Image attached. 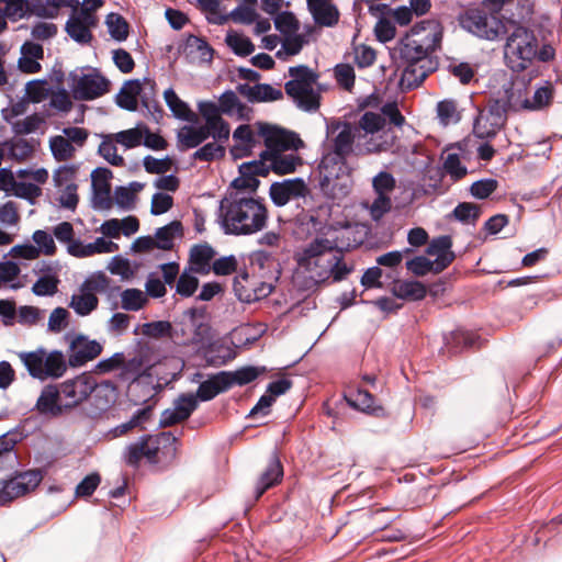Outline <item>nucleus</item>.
Returning a JSON list of instances; mask_svg holds the SVG:
<instances>
[{
	"label": "nucleus",
	"instance_id": "f257e3e1",
	"mask_svg": "<svg viewBox=\"0 0 562 562\" xmlns=\"http://www.w3.org/2000/svg\"><path fill=\"white\" fill-rule=\"evenodd\" d=\"M439 37L427 32L424 23L411 29L400 42L398 53L405 67L401 85L408 90L419 87L424 80L437 69L438 63L431 53L436 50Z\"/></svg>",
	"mask_w": 562,
	"mask_h": 562
},
{
	"label": "nucleus",
	"instance_id": "f03ea898",
	"mask_svg": "<svg viewBox=\"0 0 562 562\" xmlns=\"http://www.w3.org/2000/svg\"><path fill=\"white\" fill-rule=\"evenodd\" d=\"M221 217L226 234L251 235L265 228L268 210L261 200L236 192L221 202Z\"/></svg>",
	"mask_w": 562,
	"mask_h": 562
},
{
	"label": "nucleus",
	"instance_id": "7ed1b4c3",
	"mask_svg": "<svg viewBox=\"0 0 562 562\" xmlns=\"http://www.w3.org/2000/svg\"><path fill=\"white\" fill-rule=\"evenodd\" d=\"M177 443L178 438L170 431L145 435L126 448L124 460L133 468H137L144 458L153 464L170 462L177 457Z\"/></svg>",
	"mask_w": 562,
	"mask_h": 562
},
{
	"label": "nucleus",
	"instance_id": "20e7f679",
	"mask_svg": "<svg viewBox=\"0 0 562 562\" xmlns=\"http://www.w3.org/2000/svg\"><path fill=\"white\" fill-rule=\"evenodd\" d=\"M538 40L527 27L516 26L508 35L504 58L509 69L521 72L530 67L537 55Z\"/></svg>",
	"mask_w": 562,
	"mask_h": 562
},
{
	"label": "nucleus",
	"instance_id": "39448f33",
	"mask_svg": "<svg viewBox=\"0 0 562 562\" xmlns=\"http://www.w3.org/2000/svg\"><path fill=\"white\" fill-rule=\"evenodd\" d=\"M292 78L284 85L285 93L304 111H315L319 108L321 95L314 90L318 74L305 65L289 68Z\"/></svg>",
	"mask_w": 562,
	"mask_h": 562
},
{
	"label": "nucleus",
	"instance_id": "423d86ee",
	"mask_svg": "<svg viewBox=\"0 0 562 562\" xmlns=\"http://www.w3.org/2000/svg\"><path fill=\"white\" fill-rule=\"evenodd\" d=\"M19 358L29 374L41 381L58 379L67 370V362L59 350L47 352L44 348H38L34 351L20 352Z\"/></svg>",
	"mask_w": 562,
	"mask_h": 562
},
{
	"label": "nucleus",
	"instance_id": "0eeeda50",
	"mask_svg": "<svg viewBox=\"0 0 562 562\" xmlns=\"http://www.w3.org/2000/svg\"><path fill=\"white\" fill-rule=\"evenodd\" d=\"M510 108L509 99L490 100L473 122V134L481 139L494 138L504 128L507 122V113Z\"/></svg>",
	"mask_w": 562,
	"mask_h": 562
},
{
	"label": "nucleus",
	"instance_id": "6e6552de",
	"mask_svg": "<svg viewBox=\"0 0 562 562\" xmlns=\"http://www.w3.org/2000/svg\"><path fill=\"white\" fill-rule=\"evenodd\" d=\"M328 244V240H314L303 250L299 259V265L305 268L316 282H324L330 277L336 251Z\"/></svg>",
	"mask_w": 562,
	"mask_h": 562
},
{
	"label": "nucleus",
	"instance_id": "1a4fd4ad",
	"mask_svg": "<svg viewBox=\"0 0 562 562\" xmlns=\"http://www.w3.org/2000/svg\"><path fill=\"white\" fill-rule=\"evenodd\" d=\"M460 24L473 35L488 41L505 32V25L496 14L480 8L468 9L460 15Z\"/></svg>",
	"mask_w": 562,
	"mask_h": 562
},
{
	"label": "nucleus",
	"instance_id": "9d476101",
	"mask_svg": "<svg viewBox=\"0 0 562 562\" xmlns=\"http://www.w3.org/2000/svg\"><path fill=\"white\" fill-rule=\"evenodd\" d=\"M258 135L263 139L265 151H272V155L288 150H299L305 146L300 135L278 125L266 122H258Z\"/></svg>",
	"mask_w": 562,
	"mask_h": 562
},
{
	"label": "nucleus",
	"instance_id": "9b49d317",
	"mask_svg": "<svg viewBox=\"0 0 562 562\" xmlns=\"http://www.w3.org/2000/svg\"><path fill=\"white\" fill-rule=\"evenodd\" d=\"M69 87L76 100L89 101L108 93L110 81L97 69H91L88 74L71 71Z\"/></svg>",
	"mask_w": 562,
	"mask_h": 562
},
{
	"label": "nucleus",
	"instance_id": "f8f14e48",
	"mask_svg": "<svg viewBox=\"0 0 562 562\" xmlns=\"http://www.w3.org/2000/svg\"><path fill=\"white\" fill-rule=\"evenodd\" d=\"M42 480L41 470H30L18 473L10 480L0 482V505L10 503L35 490Z\"/></svg>",
	"mask_w": 562,
	"mask_h": 562
},
{
	"label": "nucleus",
	"instance_id": "ddd939ff",
	"mask_svg": "<svg viewBox=\"0 0 562 562\" xmlns=\"http://www.w3.org/2000/svg\"><path fill=\"white\" fill-rule=\"evenodd\" d=\"M274 286L270 282L260 281L247 271L239 272L233 282V290L240 302L254 303L269 296Z\"/></svg>",
	"mask_w": 562,
	"mask_h": 562
},
{
	"label": "nucleus",
	"instance_id": "4468645a",
	"mask_svg": "<svg viewBox=\"0 0 562 562\" xmlns=\"http://www.w3.org/2000/svg\"><path fill=\"white\" fill-rule=\"evenodd\" d=\"M103 346L82 334L76 335L69 344L68 364L72 368L82 367L101 355Z\"/></svg>",
	"mask_w": 562,
	"mask_h": 562
},
{
	"label": "nucleus",
	"instance_id": "2eb2a0df",
	"mask_svg": "<svg viewBox=\"0 0 562 562\" xmlns=\"http://www.w3.org/2000/svg\"><path fill=\"white\" fill-rule=\"evenodd\" d=\"M97 387L94 379L87 374H80L67 380L60 385V392L67 400L66 406L72 407L85 401Z\"/></svg>",
	"mask_w": 562,
	"mask_h": 562
},
{
	"label": "nucleus",
	"instance_id": "dca6fc26",
	"mask_svg": "<svg viewBox=\"0 0 562 562\" xmlns=\"http://www.w3.org/2000/svg\"><path fill=\"white\" fill-rule=\"evenodd\" d=\"M239 177L232 181V187L238 191L256 192L260 181L257 179L258 176L267 177L268 169L263 161L252 160L244 162L239 166Z\"/></svg>",
	"mask_w": 562,
	"mask_h": 562
},
{
	"label": "nucleus",
	"instance_id": "f3484780",
	"mask_svg": "<svg viewBox=\"0 0 562 562\" xmlns=\"http://www.w3.org/2000/svg\"><path fill=\"white\" fill-rule=\"evenodd\" d=\"M269 194L277 206H283L291 199L304 198L307 194V187L301 178L286 179L282 182H273L270 186Z\"/></svg>",
	"mask_w": 562,
	"mask_h": 562
},
{
	"label": "nucleus",
	"instance_id": "a211bd4d",
	"mask_svg": "<svg viewBox=\"0 0 562 562\" xmlns=\"http://www.w3.org/2000/svg\"><path fill=\"white\" fill-rule=\"evenodd\" d=\"M112 171L108 168H97L91 173L93 196L92 202L95 209L110 210L113 205L111 198V186L109 180Z\"/></svg>",
	"mask_w": 562,
	"mask_h": 562
},
{
	"label": "nucleus",
	"instance_id": "6ab92c4d",
	"mask_svg": "<svg viewBox=\"0 0 562 562\" xmlns=\"http://www.w3.org/2000/svg\"><path fill=\"white\" fill-rule=\"evenodd\" d=\"M345 400L348 405L357 411L363 412L379 418L389 416L386 409L375 403V397L367 390L358 387L357 390H349L345 394Z\"/></svg>",
	"mask_w": 562,
	"mask_h": 562
},
{
	"label": "nucleus",
	"instance_id": "aec40b11",
	"mask_svg": "<svg viewBox=\"0 0 562 562\" xmlns=\"http://www.w3.org/2000/svg\"><path fill=\"white\" fill-rule=\"evenodd\" d=\"M259 159L267 165L268 173L272 171L279 176L292 173L299 166L303 165V158L297 154L279 153L272 155V151H262Z\"/></svg>",
	"mask_w": 562,
	"mask_h": 562
},
{
	"label": "nucleus",
	"instance_id": "412c9836",
	"mask_svg": "<svg viewBox=\"0 0 562 562\" xmlns=\"http://www.w3.org/2000/svg\"><path fill=\"white\" fill-rule=\"evenodd\" d=\"M283 477V465L277 453H272L265 471L260 474L256 487L255 499L258 501L269 488L278 485Z\"/></svg>",
	"mask_w": 562,
	"mask_h": 562
},
{
	"label": "nucleus",
	"instance_id": "4be33fe9",
	"mask_svg": "<svg viewBox=\"0 0 562 562\" xmlns=\"http://www.w3.org/2000/svg\"><path fill=\"white\" fill-rule=\"evenodd\" d=\"M451 247L452 238L449 235L436 237L428 244L426 254L436 257V273L442 272L453 262L456 255Z\"/></svg>",
	"mask_w": 562,
	"mask_h": 562
},
{
	"label": "nucleus",
	"instance_id": "5701e85b",
	"mask_svg": "<svg viewBox=\"0 0 562 562\" xmlns=\"http://www.w3.org/2000/svg\"><path fill=\"white\" fill-rule=\"evenodd\" d=\"M306 3L317 25L333 27L339 22L340 13L333 0H306Z\"/></svg>",
	"mask_w": 562,
	"mask_h": 562
},
{
	"label": "nucleus",
	"instance_id": "b1692460",
	"mask_svg": "<svg viewBox=\"0 0 562 562\" xmlns=\"http://www.w3.org/2000/svg\"><path fill=\"white\" fill-rule=\"evenodd\" d=\"M214 257L215 250L207 243L192 246L189 252V270L196 274L210 273Z\"/></svg>",
	"mask_w": 562,
	"mask_h": 562
},
{
	"label": "nucleus",
	"instance_id": "393cba45",
	"mask_svg": "<svg viewBox=\"0 0 562 562\" xmlns=\"http://www.w3.org/2000/svg\"><path fill=\"white\" fill-rule=\"evenodd\" d=\"M346 165V159L340 157L334 151L327 153L323 156L319 169V186L323 191H326L333 179L339 177L340 171Z\"/></svg>",
	"mask_w": 562,
	"mask_h": 562
},
{
	"label": "nucleus",
	"instance_id": "a878e982",
	"mask_svg": "<svg viewBox=\"0 0 562 562\" xmlns=\"http://www.w3.org/2000/svg\"><path fill=\"white\" fill-rule=\"evenodd\" d=\"M237 91L252 103L277 101L283 98L280 89H276L268 83H257L255 86L243 83L238 85Z\"/></svg>",
	"mask_w": 562,
	"mask_h": 562
},
{
	"label": "nucleus",
	"instance_id": "bb28decb",
	"mask_svg": "<svg viewBox=\"0 0 562 562\" xmlns=\"http://www.w3.org/2000/svg\"><path fill=\"white\" fill-rule=\"evenodd\" d=\"M78 0H29V14L40 18H56L60 8H76Z\"/></svg>",
	"mask_w": 562,
	"mask_h": 562
},
{
	"label": "nucleus",
	"instance_id": "cd10ccee",
	"mask_svg": "<svg viewBox=\"0 0 562 562\" xmlns=\"http://www.w3.org/2000/svg\"><path fill=\"white\" fill-rule=\"evenodd\" d=\"M194 316H196V308L186 311L179 322L172 325L171 339L182 346H190L193 338Z\"/></svg>",
	"mask_w": 562,
	"mask_h": 562
},
{
	"label": "nucleus",
	"instance_id": "c85d7f7f",
	"mask_svg": "<svg viewBox=\"0 0 562 562\" xmlns=\"http://www.w3.org/2000/svg\"><path fill=\"white\" fill-rule=\"evenodd\" d=\"M60 395L63 394L56 385L48 384L44 386L36 402L37 411L43 415H60L61 406L58 403Z\"/></svg>",
	"mask_w": 562,
	"mask_h": 562
},
{
	"label": "nucleus",
	"instance_id": "c756f323",
	"mask_svg": "<svg viewBox=\"0 0 562 562\" xmlns=\"http://www.w3.org/2000/svg\"><path fill=\"white\" fill-rule=\"evenodd\" d=\"M227 390H229L228 382L226 381L223 371H221L201 382L194 396L196 397V401L200 400L207 402Z\"/></svg>",
	"mask_w": 562,
	"mask_h": 562
},
{
	"label": "nucleus",
	"instance_id": "7c9ffc66",
	"mask_svg": "<svg viewBox=\"0 0 562 562\" xmlns=\"http://www.w3.org/2000/svg\"><path fill=\"white\" fill-rule=\"evenodd\" d=\"M142 92L143 87L139 80H127L116 94L115 102L124 110L135 111L137 109V98H142Z\"/></svg>",
	"mask_w": 562,
	"mask_h": 562
},
{
	"label": "nucleus",
	"instance_id": "2f4dec72",
	"mask_svg": "<svg viewBox=\"0 0 562 562\" xmlns=\"http://www.w3.org/2000/svg\"><path fill=\"white\" fill-rule=\"evenodd\" d=\"M80 291H88L93 294L104 293L112 296L120 291V286L113 284V281L104 272L99 271L85 280Z\"/></svg>",
	"mask_w": 562,
	"mask_h": 562
},
{
	"label": "nucleus",
	"instance_id": "473e14b6",
	"mask_svg": "<svg viewBox=\"0 0 562 562\" xmlns=\"http://www.w3.org/2000/svg\"><path fill=\"white\" fill-rule=\"evenodd\" d=\"M394 296L402 300L418 301L426 296V286L419 281L396 280L392 285Z\"/></svg>",
	"mask_w": 562,
	"mask_h": 562
},
{
	"label": "nucleus",
	"instance_id": "72a5a7b5",
	"mask_svg": "<svg viewBox=\"0 0 562 562\" xmlns=\"http://www.w3.org/2000/svg\"><path fill=\"white\" fill-rule=\"evenodd\" d=\"M92 29L94 27L72 16H69L65 25V31L69 37L81 45L91 44L93 40Z\"/></svg>",
	"mask_w": 562,
	"mask_h": 562
},
{
	"label": "nucleus",
	"instance_id": "f704fd0d",
	"mask_svg": "<svg viewBox=\"0 0 562 562\" xmlns=\"http://www.w3.org/2000/svg\"><path fill=\"white\" fill-rule=\"evenodd\" d=\"M266 372V368L257 367H241L235 371H223L226 381L228 382V389L233 385H246L255 381L260 374Z\"/></svg>",
	"mask_w": 562,
	"mask_h": 562
},
{
	"label": "nucleus",
	"instance_id": "c9c22d12",
	"mask_svg": "<svg viewBox=\"0 0 562 562\" xmlns=\"http://www.w3.org/2000/svg\"><path fill=\"white\" fill-rule=\"evenodd\" d=\"M554 89L550 81H546V85L538 88L531 99H526L522 103V108L531 111L542 110L548 108L553 100Z\"/></svg>",
	"mask_w": 562,
	"mask_h": 562
},
{
	"label": "nucleus",
	"instance_id": "e433bc0d",
	"mask_svg": "<svg viewBox=\"0 0 562 562\" xmlns=\"http://www.w3.org/2000/svg\"><path fill=\"white\" fill-rule=\"evenodd\" d=\"M437 117L443 126L459 123L462 119V112L459 110L458 102L452 99L438 102Z\"/></svg>",
	"mask_w": 562,
	"mask_h": 562
},
{
	"label": "nucleus",
	"instance_id": "4c0bfd02",
	"mask_svg": "<svg viewBox=\"0 0 562 562\" xmlns=\"http://www.w3.org/2000/svg\"><path fill=\"white\" fill-rule=\"evenodd\" d=\"M18 442L15 435L0 437V469L13 468L18 463V454L14 447Z\"/></svg>",
	"mask_w": 562,
	"mask_h": 562
},
{
	"label": "nucleus",
	"instance_id": "58836bf2",
	"mask_svg": "<svg viewBox=\"0 0 562 562\" xmlns=\"http://www.w3.org/2000/svg\"><path fill=\"white\" fill-rule=\"evenodd\" d=\"M355 135L350 124L346 123L342 130L333 139V150L340 157L347 159L353 149Z\"/></svg>",
	"mask_w": 562,
	"mask_h": 562
},
{
	"label": "nucleus",
	"instance_id": "ea45409f",
	"mask_svg": "<svg viewBox=\"0 0 562 562\" xmlns=\"http://www.w3.org/2000/svg\"><path fill=\"white\" fill-rule=\"evenodd\" d=\"M104 4L103 0H83L80 4L72 9L70 16L78 18L80 21L95 27L98 25V18L94 12Z\"/></svg>",
	"mask_w": 562,
	"mask_h": 562
},
{
	"label": "nucleus",
	"instance_id": "a19ab883",
	"mask_svg": "<svg viewBox=\"0 0 562 562\" xmlns=\"http://www.w3.org/2000/svg\"><path fill=\"white\" fill-rule=\"evenodd\" d=\"M164 98L176 117L190 122L195 119L194 113L190 110L188 104L177 95L173 89H167L164 92Z\"/></svg>",
	"mask_w": 562,
	"mask_h": 562
},
{
	"label": "nucleus",
	"instance_id": "79ce46f5",
	"mask_svg": "<svg viewBox=\"0 0 562 562\" xmlns=\"http://www.w3.org/2000/svg\"><path fill=\"white\" fill-rule=\"evenodd\" d=\"M80 294H74L69 307L80 315H89L92 311L98 307L99 300L95 294L88 291H80Z\"/></svg>",
	"mask_w": 562,
	"mask_h": 562
},
{
	"label": "nucleus",
	"instance_id": "37998d69",
	"mask_svg": "<svg viewBox=\"0 0 562 562\" xmlns=\"http://www.w3.org/2000/svg\"><path fill=\"white\" fill-rule=\"evenodd\" d=\"M49 147L57 161H67L75 156L76 148L65 136L56 135L50 137Z\"/></svg>",
	"mask_w": 562,
	"mask_h": 562
},
{
	"label": "nucleus",
	"instance_id": "c03bdc74",
	"mask_svg": "<svg viewBox=\"0 0 562 562\" xmlns=\"http://www.w3.org/2000/svg\"><path fill=\"white\" fill-rule=\"evenodd\" d=\"M105 23L108 25L110 35L114 40L123 42L127 38L130 33V24L123 15L112 12L106 15Z\"/></svg>",
	"mask_w": 562,
	"mask_h": 562
},
{
	"label": "nucleus",
	"instance_id": "a18cd8bd",
	"mask_svg": "<svg viewBox=\"0 0 562 562\" xmlns=\"http://www.w3.org/2000/svg\"><path fill=\"white\" fill-rule=\"evenodd\" d=\"M225 42L237 56L246 57L255 52L254 43L238 33H227Z\"/></svg>",
	"mask_w": 562,
	"mask_h": 562
},
{
	"label": "nucleus",
	"instance_id": "49530a36",
	"mask_svg": "<svg viewBox=\"0 0 562 562\" xmlns=\"http://www.w3.org/2000/svg\"><path fill=\"white\" fill-rule=\"evenodd\" d=\"M481 213V207L471 202L459 203L452 212L453 216L464 224H475Z\"/></svg>",
	"mask_w": 562,
	"mask_h": 562
},
{
	"label": "nucleus",
	"instance_id": "de8ad7c7",
	"mask_svg": "<svg viewBox=\"0 0 562 562\" xmlns=\"http://www.w3.org/2000/svg\"><path fill=\"white\" fill-rule=\"evenodd\" d=\"M386 124L385 117L379 113L367 111L358 121V127L366 134H374L384 128Z\"/></svg>",
	"mask_w": 562,
	"mask_h": 562
},
{
	"label": "nucleus",
	"instance_id": "09e8293b",
	"mask_svg": "<svg viewBox=\"0 0 562 562\" xmlns=\"http://www.w3.org/2000/svg\"><path fill=\"white\" fill-rule=\"evenodd\" d=\"M192 273L189 268H186L178 278L176 292L182 297L192 296L199 288V279Z\"/></svg>",
	"mask_w": 562,
	"mask_h": 562
},
{
	"label": "nucleus",
	"instance_id": "8fccbe9b",
	"mask_svg": "<svg viewBox=\"0 0 562 562\" xmlns=\"http://www.w3.org/2000/svg\"><path fill=\"white\" fill-rule=\"evenodd\" d=\"M122 308L139 311L147 303V296L139 289H126L121 293Z\"/></svg>",
	"mask_w": 562,
	"mask_h": 562
},
{
	"label": "nucleus",
	"instance_id": "3c124183",
	"mask_svg": "<svg viewBox=\"0 0 562 562\" xmlns=\"http://www.w3.org/2000/svg\"><path fill=\"white\" fill-rule=\"evenodd\" d=\"M225 153L226 150L223 143H207L193 154V159L211 162L224 158Z\"/></svg>",
	"mask_w": 562,
	"mask_h": 562
},
{
	"label": "nucleus",
	"instance_id": "603ef678",
	"mask_svg": "<svg viewBox=\"0 0 562 562\" xmlns=\"http://www.w3.org/2000/svg\"><path fill=\"white\" fill-rule=\"evenodd\" d=\"M180 228L181 223L176 221L166 226L159 227L155 234L157 248L162 250H170L173 247L175 231Z\"/></svg>",
	"mask_w": 562,
	"mask_h": 562
},
{
	"label": "nucleus",
	"instance_id": "864d4df0",
	"mask_svg": "<svg viewBox=\"0 0 562 562\" xmlns=\"http://www.w3.org/2000/svg\"><path fill=\"white\" fill-rule=\"evenodd\" d=\"M4 7L2 10L5 19L18 21L29 14V0H0Z\"/></svg>",
	"mask_w": 562,
	"mask_h": 562
},
{
	"label": "nucleus",
	"instance_id": "5fc2aeb1",
	"mask_svg": "<svg viewBox=\"0 0 562 562\" xmlns=\"http://www.w3.org/2000/svg\"><path fill=\"white\" fill-rule=\"evenodd\" d=\"M114 142V137L106 135L99 145L98 151L112 166L120 167L124 165V158L117 155V148Z\"/></svg>",
	"mask_w": 562,
	"mask_h": 562
},
{
	"label": "nucleus",
	"instance_id": "6e6d98bb",
	"mask_svg": "<svg viewBox=\"0 0 562 562\" xmlns=\"http://www.w3.org/2000/svg\"><path fill=\"white\" fill-rule=\"evenodd\" d=\"M198 401L194 394L183 393L178 396L173 402V409L183 420H187L191 414L196 409Z\"/></svg>",
	"mask_w": 562,
	"mask_h": 562
},
{
	"label": "nucleus",
	"instance_id": "4d7b16f0",
	"mask_svg": "<svg viewBox=\"0 0 562 562\" xmlns=\"http://www.w3.org/2000/svg\"><path fill=\"white\" fill-rule=\"evenodd\" d=\"M142 333L151 338H162V337H169L171 338L172 333V324L167 321H157V322H150L145 323L142 326Z\"/></svg>",
	"mask_w": 562,
	"mask_h": 562
},
{
	"label": "nucleus",
	"instance_id": "13d9d810",
	"mask_svg": "<svg viewBox=\"0 0 562 562\" xmlns=\"http://www.w3.org/2000/svg\"><path fill=\"white\" fill-rule=\"evenodd\" d=\"M406 268L417 277L426 276L428 272L436 273V261L429 260L425 256H417L406 262Z\"/></svg>",
	"mask_w": 562,
	"mask_h": 562
},
{
	"label": "nucleus",
	"instance_id": "bf43d9fd",
	"mask_svg": "<svg viewBox=\"0 0 562 562\" xmlns=\"http://www.w3.org/2000/svg\"><path fill=\"white\" fill-rule=\"evenodd\" d=\"M353 45L355 63L361 69L371 67L376 59V52L371 46L360 44Z\"/></svg>",
	"mask_w": 562,
	"mask_h": 562
},
{
	"label": "nucleus",
	"instance_id": "052dcab7",
	"mask_svg": "<svg viewBox=\"0 0 562 562\" xmlns=\"http://www.w3.org/2000/svg\"><path fill=\"white\" fill-rule=\"evenodd\" d=\"M59 280L54 276L41 277L32 286V292L37 296H52L58 291Z\"/></svg>",
	"mask_w": 562,
	"mask_h": 562
},
{
	"label": "nucleus",
	"instance_id": "680f3d73",
	"mask_svg": "<svg viewBox=\"0 0 562 562\" xmlns=\"http://www.w3.org/2000/svg\"><path fill=\"white\" fill-rule=\"evenodd\" d=\"M498 188V181L496 179L487 178L475 181L470 187V193L475 199L484 200L493 194Z\"/></svg>",
	"mask_w": 562,
	"mask_h": 562
},
{
	"label": "nucleus",
	"instance_id": "e2e57ef3",
	"mask_svg": "<svg viewBox=\"0 0 562 562\" xmlns=\"http://www.w3.org/2000/svg\"><path fill=\"white\" fill-rule=\"evenodd\" d=\"M274 26L284 35L295 33L299 27V21L295 15L290 11L278 13L274 18Z\"/></svg>",
	"mask_w": 562,
	"mask_h": 562
},
{
	"label": "nucleus",
	"instance_id": "0e129e2a",
	"mask_svg": "<svg viewBox=\"0 0 562 562\" xmlns=\"http://www.w3.org/2000/svg\"><path fill=\"white\" fill-rule=\"evenodd\" d=\"M334 71L338 85L345 90L351 91L356 80L353 67L349 64H338Z\"/></svg>",
	"mask_w": 562,
	"mask_h": 562
},
{
	"label": "nucleus",
	"instance_id": "69168bd1",
	"mask_svg": "<svg viewBox=\"0 0 562 562\" xmlns=\"http://www.w3.org/2000/svg\"><path fill=\"white\" fill-rule=\"evenodd\" d=\"M143 131L139 128H130L125 131H121L113 135L114 140L126 148H134L142 144L143 140Z\"/></svg>",
	"mask_w": 562,
	"mask_h": 562
},
{
	"label": "nucleus",
	"instance_id": "338daca9",
	"mask_svg": "<svg viewBox=\"0 0 562 562\" xmlns=\"http://www.w3.org/2000/svg\"><path fill=\"white\" fill-rule=\"evenodd\" d=\"M443 169L454 181L461 180L468 173V170L462 166L458 154H448L443 162Z\"/></svg>",
	"mask_w": 562,
	"mask_h": 562
},
{
	"label": "nucleus",
	"instance_id": "774afa93",
	"mask_svg": "<svg viewBox=\"0 0 562 562\" xmlns=\"http://www.w3.org/2000/svg\"><path fill=\"white\" fill-rule=\"evenodd\" d=\"M42 123L43 119L40 115L32 114L14 122L12 128L16 135H27L35 132Z\"/></svg>",
	"mask_w": 562,
	"mask_h": 562
}]
</instances>
